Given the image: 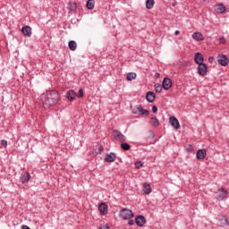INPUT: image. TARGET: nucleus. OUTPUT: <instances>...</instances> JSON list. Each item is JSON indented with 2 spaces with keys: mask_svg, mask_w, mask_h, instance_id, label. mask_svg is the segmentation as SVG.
Wrapping results in <instances>:
<instances>
[{
  "mask_svg": "<svg viewBox=\"0 0 229 229\" xmlns=\"http://www.w3.org/2000/svg\"><path fill=\"white\" fill-rule=\"evenodd\" d=\"M41 101L43 103L44 108H51L55 105H58L60 101V94L56 90L47 91L41 94Z\"/></svg>",
  "mask_w": 229,
  "mask_h": 229,
  "instance_id": "obj_1",
  "label": "nucleus"
},
{
  "mask_svg": "<svg viewBox=\"0 0 229 229\" xmlns=\"http://www.w3.org/2000/svg\"><path fill=\"white\" fill-rule=\"evenodd\" d=\"M119 217L123 219V221H128V219H132V217H134L133 211L126 208H123L120 210Z\"/></svg>",
  "mask_w": 229,
  "mask_h": 229,
  "instance_id": "obj_2",
  "label": "nucleus"
},
{
  "mask_svg": "<svg viewBox=\"0 0 229 229\" xmlns=\"http://www.w3.org/2000/svg\"><path fill=\"white\" fill-rule=\"evenodd\" d=\"M197 69L199 76H207V73L208 72V66L207 64L202 63L201 64H199Z\"/></svg>",
  "mask_w": 229,
  "mask_h": 229,
  "instance_id": "obj_3",
  "label": "nucleus"
},
{
  "mask_svg": "<svg viewBox=\"0 0 229 229\" xmlns=\"http://www.w3.org/2000/svg\"><path fill=\"white\" fill-rule=\"evenodd\" d=\"M172 87H173V81H171V79L167 77L164 78L162 82V88L165 90H169V89H171Z\"/></svg>",
  "mask_w": 229,
  "mask_h": 229,
  "instance_id": "obj_4",
  "label": "nucleus"
},
{
  "mask_svg": "<svg viewBox=\"0 0 229 229\" xmlns=\"http://www.w3.org/2000/svg\"><path fill=\"white\" fill-rule=\"evenodd\" d=\"M113 135L115 140H119L120 142H124L126 140V138L123 136V132L117 130L113 131Z\"/></svg>",
  "mask_w": 229,
  "mask_h": 229,
  "instance_id": "obj_5",
  "label": "nucleus"
},
{
  "mask_svg": "<svg viewBox=\"0 0 229 229\" xmlns=\"http://www.w3.org/2000/svg\"><path fill=\"white\" fill-rule=\"evenodd\" d=\"M217 62L223 67H226V65H228L229 63L228 56H226L225 55H221L218 56Z\"/></svg>",
  "mask_w": 229,
  "mask_h": 229,
  "instance_id": "obj_6",
  "label": "nucleus"
},
{
  "mask_svg": "<svg viewBox=\"0 0 229 229\" xmlns=\"http://www.w3.org/2000/svg\"><path fill=\"white\" fill-rule=\"evenodd\" d=\"M116 159H117V156L114 152L106 154V157H104V161L109 162V163L115 162Z\"/></svg>",
  "mask_w": 229,
  "mask_h": 229,
  "instance_id": "obj_7",
  "label": "nucleus"
},
{
  "mask_svg": "<svg viewBox=\"0 0 229 229\" xmlns=\"http://www.w3.org/2000/svg\"><path fill=\"white\" fill-rule=\"evenodd\" d=\"M169 123L174 128L175 130H180V121H178V118L174 116H171L169 118Z\"/></svg>",
  "mask_w": 229,
  "mask_h": 229,
  "instance_id": "obj_8",
  "label": "nucleus"
},
{
  "mask_svg": "<svg viewBox=\"0 0 229 229\" xmlns=\"http://www.w3.org/2000/svg\"><path fill=\"white\" fill-rule=\"evenodd\" d=\"M135 223H136L137 226L142 227L146 225V217H144V216H142V215H140V216H136Z\"/></svg>",
  "mask_w": 229,
  "mask_h": 229,
  "instance_id": "obj_9",
  "label": "nucleus"
},
{
  "mask_svg": "<svg viewBox=\"0 0 229 229\" xmlns=\"http://www.w3.org/2000/svg\"><path fill=\"white\" fill-rule=\"evenodd\" d=\"M204 58H203V55L199 52H197L194 55V62L195 64H197V65H200L201 64H204Z\"/></svg>",
  "mask_w": 229,
  "mask_h": 229,
  "instance_id": "obj_10",
  "label": "nucleus"
},
{
  "mask_svg": "<svg viewBox=\"0 0 229 229\" xmlns=\"http://www.w3.org/2000/svg\"><path fill=\"white\" fill-rule=\"evenodd\" d=\"M218 192H220L217 198L219 200H223L225 198H226V196H228V191L225 188L218 189Z\"/></svg>",
  "mask_w": 229,
  "mask_h": 229,
  "instance_id": "obj_11",
  "label": "nucleus"
},
{
  "mask_svg": "<svg viewBox=\"0 0 229 229\" xmlns=\"http://www.w3.org/2000/svg\"><path fill=\"white\" fill-rule=\"evenodd\" d=\"M98 210L100 214H102V216H106V214H108V205H106V203H101L98 206Z\"/></svg>",
  "mask_w": 229,
  "mask_h": 229,
  "instance_id": "obj_12",
  "label": "nucleus"
},
{
  "mask_svg": "<svg viewBox=\"0 0 229 229\" xmlns=\"http://www.w3.org/2000/svg\"><path fill=\"white\" fill-rule=\"evenodd\" d=\"M196 157L198 160H203L207 157V150L200 148L197 151Z\"/></svg>",
  "mask_w": 229,
  "mask_h": 229,
  "instance_id": "obj_13",
  "label": "nucleus"
},
{
  "mask_svg": "<svg viewBox=\"0 0 229 229\" xmlns=\"http://www.w3.org/2000/svg\"><path fill=\"white\" fill-rule=\"evenodd\" d=\"M65 98L68 99V101H74L76 98V92L72 89H70L67 91Z\"/></svg>",
  "mask_w": 229,
  "mask_h": 229,
  "instance_id": "obj_14",
  "label": "nucleus"
},
{
  "mask_svg": "<svg viewBox=\"0 0 229 229\" xmlns=\"http://www.w3.org/2000/svg\"><path fill=\"white\" fill-rule=\"evenodd\" d=\"M157 98V95H155V92L148 91L146 94V99L148 103H153Z\"/></svg>",
  "mask_w": 229,
  "mask_h": 229,
  "instance_id": "obj_15",
  "label": "nucleus"
},
{
  "mask_svg": "<svg viewBox=\"0 0 229 229\" xmlns=\"http://www.w3.org/2000/svg\"><path fill=\"white\" fill-rule=\"evenodd\" d=\"M21 33L24 37H31V27L26 25L21 28Z\"/></svg>",
  "mask_w": 229,
  "mask_h": 229,
  "instance_id": "obj_16",
  "label": "nucleus"
},
{
  "mask_svg": "<svg viewBox=\"0 0 229 229\" xmlns=\"http://www.w3.org/2000/svg\"><path fill=\"white\" fill-rule=\"evenodd\" d=\"M192 39L197 40V42H201L202 40H205V37L201 32H194L192 34Z\"/></svg>",
  "mask_w": 229,
  "mask_h": 229,
  "instance_id": "obj_17",
  "label": "nucleus"
},
{
  "mask_svg": "<svg viewBox=\"0 0 229 229\" xmlns=\"http://www.w3.org/2000/svg\"><path fill=\"white\" fill-rule=\"evenodd\" d=\"M31 178V175L30 174V173H24L21 174V177H20V182L21 183H26V182H30V179Z\"/></svg>",
  "mask_w": 229,
  "mask_h": 229,
  "instance_id": "obj_18",
  "label": "nucleus"
},
{
  "mask_svg": "<svg viewBox=\"0 0 229 229\" xmlns=\"http://www.w3.org/2000/svg\"><path fill=\"white\" fill-rule=\"evenodd\" d=\"M216 13H225L226 12V6L224 4H219L215 8Z\"/></svg>",
  "mask_w": 229,
  "mask_h": 229,
  "instance_id": "obj_19",
  "label": "nucleus"
},
{
  "mask_svg": "<svg viewBox=\"0 0 229 229\" xmlns=\"http://www.w3.org/2000/svg\"><path fill=\"white\" fill-rule=\"evenodd\" d=\"M137 110L138 112H140V115H146V116L149 115V111L148 109H144L142 106H138Z\"/></svg>",
  "mask_w": 229,
  "mask_h": 229,
  "instance_id": "obj_20",
  "label": "nucleus"
},
{
  "mask_svg": "<svg viewBox=\"0 0 229 229\" xmlns=\"http://www.w3.org/2000/svg\"><path fill=\"white\" fill-rule=\"evenodd\" d=\"M142 191L145 194H151V185L148 182L143 183Z\"/></svg>",
  "mask_w": 229,
  "mask_h": 229,
  "instance_id": "obj_21",
  "label": "nucleus"
},
{
  "mask_svg": "<svg viewBox=\"0 0 229 229\" xmlns=\"http://www.w3.org/2000/svg\"><path fill=\"white\" fill-rule=\"evenodd\" d=\"M94 6H96V1L94 0H88L86 3V7L88 10H94Z\"/></svg>",
  "mask_w": 229,
  "mask_h": 229,
  "instance_id": "obj_22",
  "label": "nucleus"
},
{
  "mask_svg": "<svg viewBox=\"0 0 229 229\" xmlns=\"http://www.w3.org/2000/svg\"><path fill=\"white\" fill-rule=\"evenodd\" d=\"M68 47L71 51H76V47H78V45L76 44V41L71 40L68 43Z\"/></svg>",
  "mask_w": 229,
  "mask_h": 229,
  "instance_id": "obj_23",
  "label": "nucleus"
},
{
  "mask_svg": "<svg viewBox=\"0 0 229 229\" xmlns=\"http://www.w3.org/2000/svg\"><path fill=\"white\" fill-rule=\"evenodd\" d=\"M76 8H77L76 2H69L68 10H70V12H76Z\"/></svg>",
  "mask_w": 229,
  "mask_h": 229,
  "instance_id": "obj_24",
  "label": "nucleus"
},
{
  "mask_svg": "<svg viewBox=\"0 0 229 229\" xmlns=\"http://www.w3.org/2000/svg\"><path fill=\"white\" fill-rule=\"evenodd\" d=\"M155 6V0H146V8L151 10Z\"/></svg>",
  "mask_w": 229,
  "mask_h": 229,
  "instance_id": "obj_25",
  "label": "nucleus"
},
{
  "mask_svg": "<svg viewBox=\"0 0 229 229\" xmlns=\"http://www.w3.org/2000/svg\"><path fill=\"white\" fill-rule=\"evenodd\" d=\"M150 123L152 124V126H160V122L158 121V118L157 117H151L150 118Z\"/></svg>",
  "mask_w": 229,
  "mask_h": 229,
  "instance_id": "obj_26",
  "label": "nucleus"
},
{
  "mask_svg": "<svg viewBox=\"0 0 229 229\" xmlns=\"http://www.w3.org/2000/svg\"><path fill=\"white\" fill-rule=\"evenodd\" d=\"M131 146H130V144L126 143V142H123L121 144V148L123 150V151H130Z\"/></svg>",
  "mask_w": 229,
  "mask_h": 229,
  "instance_id": "obj_27",
  "label": "nucleus"
},
{
  "mask_svg": "<svg viewBox=\"0 0 229 229\" xmlns=\"http://www.w3.org/2000/svg\"><path fill=\"white\" fill-rule=\"evenodd\" d=\"M135 78H137V73L135 72H130L127 74L128 81H131V80H135Z\"/></svg>",
  "mask_w": 229,
  "mask_h": 229,
  "instance_id": "obj_28",
  "label": "nucleus"
},
{
  "mask_svg": "<svg viewBox=\"0 0 229 229\" xmlns=\"http://www.w3.org/2000/svg\"><path fill=\"white\" fill-rule=\"evenodd\" d=\"M154 88H155L156 92H157L158 94H160V92H162V89H164L162 87V85H160V83H156L154 85Z\"/></svg>",
  "mask_w": 229,
  "mask_h": 229,
  "instance_id": "obj_29",
  "label": "nucleus"
},
{
  "mask_svg": "<svg viewBox=\"0 0 229 229\" xmlns=\"http://www.w3.org/2000/svg\"><path fill=\"white\" fill-rule=\"evenodd\" d=\"M135 167H136V169H140V167H144V162H142V161L136 162Z\"/></svg>",
  "mask_w": 229,
  "mask_h": 229,
  "instance_id": "obj_30",
  "label": "nucleus"
},
{
  "mask_svg": "<svg viewBox=\"0 0 229 229\" xmlns=\"http://www.w3.org/2000/svg\"><path fill=\"white\" fill-rule=\"evenodd\" d=\"M77 98H83V89H79Z\"/></svg>",
  "mask_w": 229,
  "mask_h": 229,
  "instance_id": "obj_31",
  "label": "nucleus"
},
{
  "mask_svg": "<svg viewBox=\"0 0 229 229\" xmlns=\"http://www.w3.org/2000/svg\"><path fill=\"white\" fill-rule=\"evenodd\" d=\"M1 146H4V148H7L8 141L6 140H1Z\"/></svg>",
  "mask_w": 229,
  "mask_h": 229,
  "instance_id": "obj_32",
  "label": "nucleus"
},
{
  "mask_svg": "<svg viewBox=\"0 0 229 229\" xmlns=\"http://www.w3.org/2000/svg\"><path fill=\"white\" fill-rule=\"evenodd\" d=\"M128 221V225H130V226H133V225H135V221L133 220V219H128L127 220Z\"/></svg>",
  "mask_w": 229,
  "mask_h": 229,
  "instance_id": "obj_33",
  "label": "nucleus"
},
{
  "mask_svg": "<svg viewBox=\"0 0 229 229\" xmlns=\"http://www.w3.org/2000/svg\"><path fill=\"white\" fill-rule=\"evenodd\" d=\"M152 112H153V114H157L158 112V107H157V106H153Z\"/></svg>",
  "mask_w": 229,
  "mask_h": 229,
  "instance_id": "obj_34",
  "label": "nucleus"
},
{
  "mask_svg": "<svg viewBox=\"0 0 229 229\" xmlns=\"http://www.w3.org/2000/svg\"><path fill=\"white\" fill-rule=\"evenodd\" d=\"M103 149H104L103 145H100L98 150V155H101V153H103Z\"/></svg>",
  "mask_w": 229,
  "mask_h": 229,
  "instance_id": "obj_35",
  "label": "nucleus"
},
{
  "mask_svg": "<svg viewBox=\"0 0 229 229\" xmlns=\"http://www.w3.org/2000/svg\"><path fill=\"white\" fill-rule=\"evenodd\" d=\"M219 41H220V44H226V38H220Z\"/></svg>",
  "mask_w": 229,
  "mask_h": 229,
  "instance_id": "obj_36",
  "label": "nucleus"
},
{
  "mask_svg": "<svg viewBox=\"0 0 229 229\" xmlns=\"http://www.w3.org/2000/svg\"><path fill=\"white\" fill-rule=\"evenodd\" d=\"M99 229H110V226L108 225H100Z\"/></svg>",
  "mask_w": 229,
  "mask_h": 229,
  "instance_id": "obj_37",
  "label": "nucleus"
},
{
  "mask_svg": "<svg viewBox=\"0 0 229 229\" xmlns=\"http://www.w3.org/2000/svg\"><path fill=\"white\" fill-rule=\"evenodd\" d=\"M186 150L188 153H191L192 151V145H188V148H186Z\"/></svg>",
  "mask_w": 229,
  "mask_h": 229,
  "instance_id": "obj_38",
  "label": "nucleus"
},
{
  "mask_svg": "<svg viewBox=\"0 0 229 229\" xmlns=\"http://www.w3.org/2000/svg\"><path fill=\"white\" fill-rule=\"evenodd\" d=\"M208 62L209 64H212L214 62V57L213 56L208 57Z\"/></svg>",
  "mask_w": 229,
  "mask_h": 229,
  "instance_id": "obj_39",
  "label": "nucleus"
},
{
  "mask_svg": "<svg viewBox=\"0 0 229 229\" xmlns=\"http://www.w3.org/2000/svg\"><path fill=\"white\" fill-rule=\"evenodd\" d=\"M21 228H22V229H31V228H30V226H28V225H22Z\"/></svg>",
  "mask_w": 229,
  "mask_h": 229,
  "instance_id": "obj_40",
  "label": "nucleus"
},
{
  "mask_svg": "<svg viewBox=\"0 0 229 229\" xmlns=\"http://www.w3.org/2000/svg\"><path fill=\"white\" fill-rule=\"evenodd\" d=\"M155 78H160V73L156 72V73H155Z\"/></svg>",
  "mask_w": 229,
  "mask_h": 229,
  "instance_id": "obj_41",
  "label": "nucleus"
},
{
  "mask_svg": "<svg viewBox=\"0 0 229 229\" xmlns=\"http://www.w3.org/2000/svg\"><path fill=\"white\" fill-rule=\"evenodd\" d=\"M180 34V30H175L174 35H179Z\"/></svg>",
  "mask_w": 229,
  "mask_h": 229,
  "instance_id": "obj_42",
  "label": "nucleus"
},
{
  "mask_svg": "<svg viewBox=\"0 0 229 229\" xmlns=\"http://www.w3.org/2000/svg\"><path fill=\"white\" fill-rule=\"evenodd\" d=\"M132 114H137V112L136 111H132Z\"/></svg>",
  "mask_w": 229,
  "mask_h": 229,
  "instance_id": "obj_43",
  "label": "nucleus"
}]
</instances>
